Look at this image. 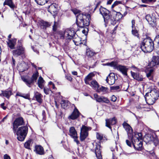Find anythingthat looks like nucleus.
I'll list each match as a JSON object with an SVG mask.
<instances>
[{
  "instance_id": "1",
  "label": "nucleus",
  "mask_w": 159,
  "mask_h": 159,
  "mask_svg": "<svg viewBox=\"0 0 159 159\" xmlns=\"http://www.w3.org/2000/svg\"><path fill=\"white\" fill-rule=\"evenodd\" d=\"M140 48L144 52H151L154 48V42L149 37H147L142 42Z\"/></svg>"
},
{
  "instance_id": "2",
  "label": "nucleus",
  "mask_w": 159,
  "mask_h": 159,
  "mask_svg": "<svg viewBox=\"0 0 159 159\" xmlns=\"http://www.w3.org/2000/svg\"><path fill=\"white\" fill-rule=\"evenodd\" d=\"M142 136L141 133L136 132L133 134L131 140L135 149L139 151L142 149Z\"/></svg>"
},
{
  "instance_id": "3",
  "label": "nucleus",
  "mask_w": 159,
  "mask_h": 159,
  "mask_svg": "<svg viewBox=\"0 0 159 159\" xmlns=\"http://www.w3.org/2000/svg\"><path fill=\"white\" fill-rule=\"evenodd\" d=\"M76 32L73 28L66 29L64 33H60V37L61 39H64L66 42L69 43L76 36Z\"/></svg>"
},
{
  "instance_id": "4",
  "label": "nucleus",
  "mask_w": 159,
  "mask_h": 159,
  "mask_svg": "<svg viewBox=\"0 0 159 159\" xmlns=\"http://www.w3.org/2000/svg\"><path fill=\"white\" fill-rule=\"evenodd\" d=\"M87 16L82 13H79L77 16L76 21L78 25L81 28L88 26L89 24V20Z\"/></svg>"
},
{
  "instance_id": "5",
  "label": "nucleus",
  "mask_w": 159,
  "mask_h": 159,
  "mask_svg": "<svg viewBox=\"0 0 159 159\" xmlns=\"http://www.w3.org/2000/svg\"><path fill=\"white\" fill-rule=\"evenodd\" d=\"M28 131V127L26 126L19 127L16 131V134L17 136L18 140L22 141L25 139Z\"/></svg>"
},
{
  "instance_id": "6",
  "label": "nucleus",
  "mask_w": 159,
  "mask_h": 159,
  "mask_svg": "<svg viewBox=\"0 0 159 159\" xmlns=\"http://www.w3.org/2000/svg\"><path fill=\"white\" fill-rule=\"evenodd\" d=\"M123 15L120 12H116L113 10L109 19V22L113 25L123 17Z\"/></svg>"
},
{
  "instance_id": "7",
  "label": "nucleus",
  "mask_w": 159,
  "mask_h": 159,
  "mask_svg": "<svg viewBox=\"0 0 159 159\" xmlns=\"http://www.w3.org/2000/svg\"><path fill=\"white\" fill-rule=\"evenodd\" d=\"M39 76V73L37 71L34 74L31 78H27L24 76L21 77L22 80L25 83L26 85L29 87H31V84L34 80H36Z\"/></svg>"
},
{
  "instance_id": "8",
  "label": "nucleus",
  "mask_w": 159,
  "mask_h": 159,
  "mask_svg": "<svg viewBox=\"0 0 159 159\" xmlns=\"http://www.w3.org/2000/svg\"><path fill=\"white\" fill-rule=\"evenodd\" d=\"M91 129L90 127H87L84 125L82 126L80 136L81 141H83L86 138L88 135V131L91 130Z\"/></svg>"
},
{
  "instance_id": "9",
  "label": "nucleus",
  "mask_w": 159,
  "mask_h": 159,
  "mask_svg": "<svg viewBox=\"0 0 159 159\" xmlns=\"http://www.w3.org/2000/svg\"><path fill=\"white\" fill-rule=\"evenodd\" d=\"M24 124L23 119L22 117L17 118L14 121L13 124V130L15 133L18 126Z\"/></svg>"
},
{
  "instance_id": "10",
  "label": "nucleus",
  "mask_w": 159,
  "mask_h": 159,
  "mask_svg": "<svg viewBox=\"0 0 159 159\" xmlns=\"http://www.w3.org/2000/svg\"><path fill=\"white\" fill-rule=\"evenodd\" d=\"M100 13L102 16L104 20H108L109 22V19L111 17L110 15V11L106 8L101 7L100 8Z\"/></svg>"
},
{
  "instance_id": "11",
  "label": "nucleus",
  "mask_w": 159,
  "mask_h": 159,
  "mask_svg": "<svg viewBox=\"0 0 159 159\" xmlns=\"http://www.w3.org/2000/svg\"><path fill=\"white\" fill-rule=\"evenodd\" d=\"M69 135L73 139H74V141L77 144L79 143V141L77 139V134L76 131L74 127H71L69 129Z\"/></svg>"
},
{
  "instance_id": "12",
  "label": "nucleus",
  "mask_w": 159,
  "mask_h": 159,
  "mask_svg": "<svg viewBox=\"0 0 159 159\" xmlns=\"http://www.w3.org/2000/svg\"><path fill=\"white\" fill-rule=\"evenodd\" d=\"M93 96L96 101L99 102H104L106 103H109L110 101L106 97L104 96H99L97 93H94Z\"/></svg>"
},
{
  "instance_id": "13",
  "label": "nucleus",
  "mask_w": 159,
  "mask_h": 159,
  "mask_svg": "<svg viewBox=\"0 0 159 159\" xmlns=\"http://www.w3.org/2000/svg\"><path fill=\"white\" fill-rule=\"evenodd\" d=\"M13 55L17 57L23 54L24 52V49L21 45H19L17 46L16 49L12 51Z\"/></svg>"
},
{
  "instance_id": "14",
  "label": "nucleus",
  "mask_w": 159,
  "mask_h": 159,
  "mask_svg": "<svg viewBox=\"0 0 159 159\" xmlns=\"http://www.w3.org/2000/svg\"><path fill=\"white\" fill-rule=\"evenodd\" d=\"M116 80V75L112 73H110L106 79L107 82L110 85L114 84L115 83Z\"/></svg>"
},
{
  "instance_id": "15",
  "label": "nucleus",
  "mask_w": 159,
  "mask_h": 159,
  "mask_svg": "<svg viewBox=\"0 0 159 159\" xmlns=\"http://www.w3.org/2000/svg\"><path fill=\"white\" fill-rule=\"evenodd\" d=\"M116 69L120 71L122 74L125 76H127V72L128 70V68L127 66L118 65L116 67Z\"/></svg>"
},
{
  "instance_id": "16",
  "label": "nucleus",
  "mask_w": 159,
  "mask_h": 159,
  "mask_svg": "<svg viewBox=\"0 0 159 159\" xmlns=\"http://www.w3.org/2000/svg\"><path fill=\"white\" fill-rule=\"evenodd\" d=\"M100 143H99L97 144V143H96V147L95 149V154L98 159H102V156L101 153V146Z\"/></svg>"
},
{
  "instance_id": "17",
  "label": "nucleus",
  "mask_w": 159,
  "mask_h": 159,
  "mask_svg": "<svg viewBox=\"0 0 159 159\" xmlns=\"http://www.w3.org/2000/svg\"><path fill=\"white\" fill-rule=\"evenodd\" d=\"M80 114V113L78 110L75 108L71 114L68 116V118L69 119L75 120L79 116Z\"/></svg>"
},
{
  "instance_id": "18",
  "label": "nucleus",
  "mask_w": 159,
  "mask_h": 159,
  "mask_svg": "<svg viewBox=\"0 0 159 159\" xmlns=\"http://www.w3.org/2000/svg\"><path fill=\"white\" fill-rule=\"evenodd\" d=\"M58 5L56 3H53L49 6L48 8V11L51 13L55 12L57 10Z\"/></svg>"
},
{
  "instance_id": "19",
  "label": "nucleus",
  "mask_w": 159,
  "mask_h": 159,
  "mask_svg": "<svg viewBox=\"0 0 159 159\" xmlns=\"http://www.w3.org/2000/svg\"><path fill=\"white\" fill-rule=\"evenodd\" d=\"M106 126L111 129V125H113L116 123V120L115 118L106 120Z\"/></svg>"
},
{
  "instance_id": "20",
  "label": "nucleus",
  "mask_w": 159,
  "mask_h": 159,
  "mask_svg": "<svg viewBox=\"0 0 159 159\" xmlns=\"http://www.w3.org/2000/svg\"><path fill=\"white\" fill-rule=\"evenodd\" d=\"M35 151L37 153L40 155H43L45 153L43 148L39 145L35 146Z\"/></svg>"
},
{
  "instance_id": "21",
  "label": "nucleus",
  "mask_w": 159,
  "mask_h": 159,
  "mask_svg": "<svg viewBox=\"0 0 159 159\" xmlns=\"http://www.w3.org/2000/svg\"><path fill=\"white\" fill-rule=\"evenodd\" d=\"M16 41V39H8V41L7 42L8 46L11 49L15 48Z\"/></svg>"
},
{
  "instance_id": "22",
  "label": "nucleus",
  "mask_w": 159,
  "mask_h": 159,
  "mask_svg": "<svg viewBox=\"0 0 159 159\" xmlns=\"http://www.w3.org/2000/svg\"><path fill=\"white\" fill-rule=\"evenodd\" d=\"M146 19L149 23L152 24V22H155L156 17L154 14H148L146 16Z\"/></svg>"
},
{
  "instance_id": "23",
  "label": "nucleus",
  "mask_w": 159,
  "mask_h": 159,
  "mask_svg": "<svg viewBox=\"0 0 159 159\" xmlns=\"http://www.w3.org/2000/svg\"><path fill=\"white\" fill-rule=\"evenodd\" d=\"M159 64V56L153 57L152 61L150 63V66H153Z\"/></svg>"
},
{
  "instance_id": "24",
  "label": "nucleus",
  "mask_w": 159,
  "mask_h": 159,
  "mask_svg": "<svg viewBox=\"0 0 159 159\" xmlns=\"http://www.w3.org/2000/svg\"><path fill=\"white\" fill-rule=\"evenodd\" d=\"M154 70L152 68L148 69L146 71V74L147 77L150 80H153V75Z\"/></svg>"
},
{
  "instance_id": "25",
  "label": "nucleus",
  "mask_w": 159,
  "mask_h": 159,
  "mask_svg": "<svg viewBox=\"0 0 159 159\" xmlns=\"http://www.w3.org/2000/svg\"><path fill=\"white\" fill-rule=\"evenodd\" d=\"M95 75L93 73H90L88 75L84 78V81L86 84H89V81L91 80L93 77Z\"/></svg>"
},
{
  "instance_id": "26",
  "label": "nucleus",
  "mask_w": 159,
  "mask_h": 159,
  "mask_svg": "<svg viewBox=\"0 0 159 159\" xmlns=\"http://www.w3.org/2000/svg\"><path fill=\"white\" fill-rule=\"evenodd\" d=\"M145 99L146 102L149 105H152L156 101V100L153 98L152 97H151L149 95L147 96L146 94L145 95Z\"/></svg>"
},
{
  "instance_id": "27",
  "label": "nucleus",
  "mask_w": 159,
  "mask_h": 159,
  "mask_svg": "<svg viewBox=\"0 0 159 159\" xmlns=\"http://www.w3.org/2000/svg\"><path fill=\"white\" fill-rule=\"evenodd\" d=\"M132 76L133 78L138 81H141L143 80V78L142 76L139 74L131 71Z\"/></svg>"
},
{
  "instance_id": "28",
  "label": "nucleus",
  "mask_w": 159,
  "mask_h": 159,
  "mask_svg": "<svg viewBox=\"0 0 159 159\" xmlns=\"http://www.w3.org/2000/svg\"><path fill=\"white\" fill-rule=\"evenodd\" d=\"M123 125L128 135L129 134H130L132 132L133 130L131 127L128 123L125 122L123 123Z\"/></svg>"
},
{
  "instance_id": "29",
  "label": "nucleus",
  "mask_w": 159,
  "mask_h": 159,
  "mask_svg": "<svg viewBox=\"0 0 159 159\" xmlns=\"http://www.w3.org/2000/svg\"><path fill=\"white\" fill-rule=\"evenodd\" d=\"M2 94L3 96L7 98H9L10 97L12 94L11 90L10 89H7L5 91H2Z\"/></svg>"
},
{
  "instance_id": "30",
  "label": "nucleus",
  "mask_w": 159,
  "mask_h": 159,
  "mask_svg": "<svg viewBox=\"0 0 159 159\" xmlns=\"http://www.w3.org/2000/svg\"><path fill=\"white\" fill-rule=\"evenodd\" d=\"M108 91V88L106 87L101 86L99 88H98L96 89L97 92L100 93L102 92L103 94H105Z\"/></svg>"
},
{
  "instance_id": "31",
  "label": "nucleus",
  "mask_w": 159,
  "mask_h": 159,
  "mask_svg": "<svg viewBox=\"0 0 159 159\" xmlns=\"http://www.w3.org/2000/svg\"><path fill=\"white\" fill-rule=\"evenodd\" d=\"M3 5H7L10 8L13 9L16 7L15 5L14 4L11 0H6L4 2Z\"/></svg>"
},
{
  "instance_id": "32",
  "label": "nucleus",
  "mask_w": 159,
  "mask_h": 159,
  "mask_svg": "<svg viewBox=\"0 0 159 159\" xmlns=\"http://www.w3.org/2000/svg\"><path fill=\"white\" fill-rule=\"evenodd\" d=\"M40 25L41 28L43 29H46L47 28L49 27L51 24L50 23L44 21H41L40 23Z\"/></svg>"
},
{
  "instance_id": "33",
  "label": "nucleus",
  "mask_w": 159,
  "mask_h": 159,
  "mask_svg": "<svg viewBox=\"0 0 159 159\" xmlns=\"http://www.w3.org/2000/svg\"><path fill=\"white\" fill-rule=\"evenodd\" d=\"M154 42L157 44L156 46V52L158 55H159V35H157L156 37Z\"/></svg>"
},
{
  "instance_id": "34",
  "label": "nucleus",
  "mask_w": 159,
  "mask_h": 159,
  "mask_svg": "<svg viewBox=\"0 0 159 159\" xmlns=\"http://www.w3.org/2000/svg\"><path fill=\"white\" fill-rule=\"evenodd\" d=\"M44 80L43 79L41 76H40L39 78L38 82V86L40 88L42 89L44 88Z\"/></svg>"
},
{
  "instance_id": "35",
  "label": "nucleus",
  "mask_w": 159,
  "mask_h": 159,
  "mask_svg": "<svg viewBox=\"0 0 159 159\" xmlns=\"http://www.w3.org/2000/svg\"><path fill=\"white\" fill-rule=\"evenodd\" d=\"M153 139V136L150 134H148L145 135L143 138V140L146 142H149L152 141Z\"/></svg>"
},
{
  "instance_id": "36",
  "label": "nucleus",
  "mask_w": 159,
  "mask_h": 159,
  "mask_svg": "<svg viewBox=\"0 0 159 159\" xmlns=\"http://www.w3.org/2000/svg\"><path fill=\"white\" fill-rule=\"evenodd\" d=\"M34 96L37 102L39 103L42 102V95L41 93L38 92H36L35 93Z\"/></svg>"
},
{
  "instance_id": "37",
  "label": "nucleus",
  "mask_w": 159,
  "mask_h": 159,
  "mask_svg": "<svg viewBox=\"0 0 159 159\" xmlns=\"http://www.w3.org/2000/svg\"><path fill=\"white\" fill-rule=\"evenodd\" d=\"M150 96L152 97L155 100H157L159 97L158 93L157 92H155L154 90H152L150 93Z\"/></svg>"
},
{
  "instance_id": "38",
  "label": "nucleus",
  "mask_w": 159,
  "mask_h": 159,
  "mask_svg": "<svg viewBox=\"0 0 159 159\" xmlns=\"http://www.w3.org/2000/svg\"><path fill=\"white\" fill-rule=\"evenodd\" d=\"M89 84L95 89L99 87L98 84L95 80H92Z\"/></svg>"
},
{
  "instance_id": "39",
  "label": "nucleus",
  "mask_w": 159,
  "mask_h": 159,
  "mask_svg": "<svg viewBox=\"0 0 159 159\" xmlns=\"http://www.w3.org/2000/svg\"><path fill=\"white\" fill-rule=\"evenodd\" d=\"M81 39L78 37H74L73 39V41L74 43L76 45L78 46L82 43Z\"/></svg>"
},
{
  "instance_id": "40",
  "label": "nucleus",
  "mask_w": 159,
  "mask_h": 159,
  "mask_svg": "<svg viewBox=\"0 0 159 159\" xmlns=\"http://www.w3.org/2000/svg\"><path fill=\"white\" fill-rule=\"evenodd\" d=\"M94 54V53L89 49H87L86 50V56L88 57H91Z\"/></svg>"
},
{
  "instance_id": "41",
  "label": "nucleus",
  "mask_w": 159,
  "mask_h": 159,
  "mask_svg": "<svg viewBox=\"0 0 159 159\" xmlns=\"http://www.w3.org/2000/svg\"><path fill=\"white\" fill-rule=\"evenodd\" d=\"M43 91L46 95L49 94L50 92L52 93V91L50 89L46 87L43 88Z\"/></svg>"
},
{
  "instance_id": "42",
  "label": "nucleus",
  "mask_w": 159,
  "mask_h": 159,
  "mask_svg": "<svg viewBox=\"0 0 159 159\" xmlns=\"http://www.w3.org/2000/svg\"><path fill=\"white\" fill-rule=\"evenodd\" d=\"M31 140H29L26 142L24 144V147L27 149H30V146L31 144Z\"/></svg>"
},
{
  "instance_id": "43",
  "label": "nucleus",
  "mask_w": 159,
  "mask_h": 159,
  "mask_svg": "<svg viewBox=\"0 0 159 159\" xmlns=\"http://www.w3.org/2000/svg\"><path fill=\"white\" fill-rule=\"evenodd\" d=\"M108 65L110 66H113L114 68L116 69V67L118 65H117V63L115 61H112L111 63H108Z\"/></svg>"
},
{
  "instance_id": "44",
  "label": "nucleus",
  "mask_w": 159,
  "mask_h": 159,
  "mask_svg": "<svg viewBox=\"0 0 159 159\" xmlns=\"http://www.w3.org/2000/svg\"><path fill=\"white\" fill-rule=\"evenodd\" d=\"M96 138L97 139L100 141L102 140L103 138V135L99 133H96Z\"/></svg>"
},
{
  "instance_id": "45",
  "label": "nucleus",
  "mask_w": 159,
  "mask_h": 159,
  "mask_svg": "<svg viewBox=\"0 0 159 159\" xmlns=\"http://www.w3.org/2000/svg\"><path fill=\"white\" fill-rule=\"evenodd\" d=\"M132 32L134 35L137 37L138 38L139 37V34H138V31L136 30L135 28L132 29Z\"/></svg>"
},
{
  "instance_id": "46",
  "label": "nucleus",
  "mask_w": 159,
  "mask_h": 159,
  "mask_svg": "<svg viewBox=\"0 0 159 159\" xmlns=\"http://www.w3.org/2000/svg\"><path fill=\"white\" fill-rule=\"evenodd\" d=\"M35 1L38 4L41 5L44 4L46 2L45 0H35Z\"/></svg>"
},
{
  "instance_id": "47",
  "label": "nucleus",
  "mask_w": 159,
  "mask_h": 159,
  "mask_svg": "<svg viewBox=\"0 0 159 159\" xmlns=\"http://www.w3.org/2000/svg\"><path fill=\"white\" fill-rule=\"evenodd\" d=\"M153 143L155 146H157L159 143V140L157 137L153 139Z\"/></svg>"
},
{
  "instance_id": "48",
  "label": "nucleus",
  "mask_w": 159,
  "mask_h": 159,
  "mask_svg": "<svg viewBox=\"0 0 159 159\" xmlns=\"http://www.w3.org/2000/svg\"><path fill=\"white\" fill-rule=\"evenodd\" d=\"M58 23L56 21L54 22V24L53 26L52 29L54 31H56L57 28Z\"/></svg>"
},
{
  "instance_id": "49",
  "label": "nucleus",
  "mask_w": 159,
  "mask_h": 159,
  "mask_svg": "<svg viewBox=\"0 0 159 159\" xmlns=\"http://www.w3.org/2000/svg\"><path fill=\"white\" fill-rule=\"evenodd\" d=\"M71 11L75 15L79 14L80 12V11L79 10L75 8L71 9Z\"/></svg>"
},
{
  "instance_id": "50",
  "label": "nucleus",
  "mask_w": 159,
  "mask_h": 159,
  "mask_svg": "<svg viewBox=\"0 0 159 159\" xmlns=\"http://www.w3.org/2000/svg\"><path fill=\"white\" fill-rule=\"evenodd\" d=\"M116 6L117 5L119 4H124L125 3L121 1H116L114 2Z\"/></svg>"
},
{
  "instance_id": "51",
  "label": "nucleus",
  "mask_w": 159,
  "mask_h": 159,
  "mask_svg": "<svg viewBox=\"0 0 159 159\" xmlns=\"http://www.w3.org/2000/svg\"><path fill=\"white\" fill-rule=\"evenodd\" d=\"M156 0H142V2L144 3H148L151 2H155Z\"/></svg>"
},
{
  "instance_id": "52",
  "label": "nucleus",
  "mask_w": 159,
  "mask_h": 159,
  "mask_svg": "<svg viewBox=\"0 0 159 159\" xmlns=\"http://www.w3.org/2000/svg\"><path fill=\"white\" fill-rule=\"evenodd\" d=\"M116 97L114 95H113L111 96V100L112 101L115 102L116 101Z\"/></svg>"
},
{
  "instance_id": "53",
  "label": "nucleus",
  "mask_w": 159,
  "mask_h": 159,
  "mask_svg": "<svg viewBox=\"0 0 159 159\" xmlns=\"http://www.w3.org/2000/svg\"><path fill=\"white\" fill-rule=\"evenodd\" d=\"M22 97L25 99H30V95L29 94H24V95H23Z\"/></svg>"
},
{
  "instance_id": "54",
  "label": "nucleus",
  "mask_w": 159,
  "mask_h": 159,
  "mask_svg": "<svg viewBox=\"0 0 159 159\" xmlns=\"http://www.w3.org/2000/svg\"><path fill=\"white\" fill-rule=\"evenodd\" d=\"M146 154H147L148 155H150V156H151V155L152 156H153L155 154L153 152V151H151V152L147 151V152Z\"/></svg>"
},
{
  "instance_id": "55",
  "label": "nucleus",
  "mask_w": 159,
  "mask_h": 159,
  "mask_svg": "<svg viewBox=\"0 0 159 159\" xmlns=\"http://www.w3.org/2000/svg\"><path fill=\"white\" fill-rule=\"evenodd\" d=\"M42 115L43 116V120H45V112L44 111H43L42 113Z\"/></svg>"
},
{
  "instance_id": "56",
  "label": "nucleus",
  "mask_w": 159,
  "mask_h": 159,
  "mask_svg": "<svg viewBox=\"0 0 159 159\" xmlns=\"http://www.w3.org/2000/svg\"><path fill=\"white\" fill-rule=\"evenodd\" d=\"M132 29H135V20H132Z\"/></svg>"
},
{
  "instance_id": "57",
  "label": "nucleus",
  "mask_w": 159,
  "mask_h": 159,
  "mask_svg": "<svg viewBox=\"0 0 159 159\" xmlns=\"http://www.w3.org/2000/svg\"><path fill=\"white\" fill-rule=\"evenodd\" d=\"M3 157L4 159H11L10 157L7 154L4 155Z\"/></svg>"
},
{
  "instance_id": "58",
  "label": "nucleus",
  "mask_w": 159,
  "mask_h": 159,
  "mask_svg": "<svg viewBox=\"0 0 159 159\" xmlns=\"http://www.w3.org/2000/svg\"><path fill=\"white\" fill-rule=\"evenodd\" d=\"M118 27V25H116L115 27V28H114V29L112 30V32H111V33L112 34H115V31L116 30L117 28Z\"/></svg>"
},
{
  "instance_id": "59",
  "label": "nucleus",
  "mask_w": 159,
  "mask_h": 159,
  "mask_svg": "<svg viewBox=\"0 0 159 159\" xmlns=\"http://www.w3.org/2000/svg\"><path fill=\"white\" fill-rule=\"evenodd\" d=\"M23 95H24V94H23L19 92L17 93L16 94V96L21 97H22V96H23Z\"/></svg>"
},
{
  "instance_id": "60",
  "label": "nucleus",
  "mask_w": 159,
  "mask_h": 159,
  "mask_svg": "<svg viewBox=\"0 0 159 159\" xmlns=\"http://www.w3.org/2000/svg\"><path fill=\"white\" fill-rule=\"evenodd\" d=\"M126 143L127 145L129 146L130 147L131 145V143L128 140H126Z\"/></svg>"
},
{
  "instance_id": "61",
  "label": "nucleus",
  "mask_w": 159,
  "mask_h": 159,
  "mask_svg": "<svg viewBox=\"0 0 159 159\" xmlns=\"http://www.w3.org/2000/svg\"><path fill=\"white\" fill-rule=\"evenodd\" d=\"M4 105L5 103H3L1 104V107L3 109L5 110L6 109L7 107L5 106H4Z\"/></svg>"
},
{
  "instance_id": "62",
  "label": "nucleus",
  "mask_w": 159,
  "mask_h": 159,
  "mask_svg": "<svg viewBox=\"0 0 159 159\" xmlns=\"http://www.w3.org/2000/svg\"><path fill=\"white\" fill-rule=\"evenodd\" d=\"M66 79L70 81H71L72 80V78L70 76H67Z\"/></svg>"
},
{
  "instance_id": "63",
  "label": "nucleus",
  "mask_w": 159,
  "mask_h": 159,
  "mask_svg": "<svg viewBox=\"0 0 159 159\" xmlns=\"http://www.w3.org/2000/svg\"><path fill=\"white\" fill-rule=\"evenodd\" d=\"M72 73L73 75H77V72L76 71H72Z\"/></svg>"
},
{
  "instance_id": "64",
  "label": "nucleus",
  "mask_w": 159,
  "mask_h": 159,
  "mask_svg": "<svg viewBox=\"0 0 159 159\" xmlns=\"http://www.w3.org/2000/svg\"><path fill=\"white\" fill-rule=\"evenodd\" d=\"M113 0H109L107 3V4H111L112 2L113 1Z\"/></svg>"
}]
</instances>
